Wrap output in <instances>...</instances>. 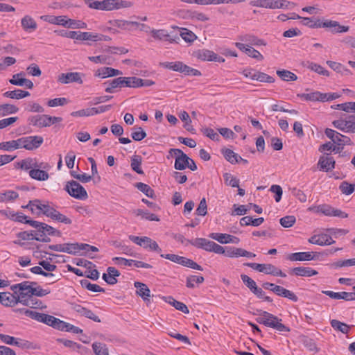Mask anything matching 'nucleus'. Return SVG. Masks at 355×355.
<instances>
[{
  "label": "nucleus",
  "instance_id": "41",
  "mask_svg": "<svg viewBox=\"0 0 355 355\" xmlns=\"http://www.w3.org/2000/svg\"><path fill=\"white\" fill-rule=\"evenodd\" d=\"M245 0H198V5H218L220 3H238L244 2Z\"/></svg>",
  "mask_w": 355,
  "mask_h": 355
},
{
  "label": "nucleus",
  "instance_id": "56",
  "mask_svg": "<svg viewBox=\"0 0 355 355\" xmlns=\"http://www.w3.org/2000/svg\"><path fill=\"white\" fill-rule=\"evenodd\" d=\"M205 281L202 276L190 275L187 277L186 286L189 288L195 287L194 283L202 284Z\"/></svg>",
  "mask_w": 355,
  "mask_h": 355
},
{
  "label": "nucleus",
  "instance_id": "59",
  "mask_svg": "<svg viewBox=\"0 0 355 355\" xmlns=\"http://www.w3.org/2000/svg\"><path fill=\"white\" fill-rule=\"evenodd\" d=\"M92 348L96 355H109L108 349L105 344L94 343Z\"/></svg>",
  "mask_w": 355,
  "mask_h": 355
},
{
  "label": "nucleus",
  "instance_id": "58",
  "mask_svg": "<svg viewBox=\"0 0 355 355\" xmlns=\"http://www.w3.org/2000/svg\"><path fill=\"white\" fill-rule=\"evenodd\" d=\"M339 189L343 194L350 195L355 190V184H350L347 181H343L340 183L339 186Z\"/></svg>",
  "mask_w": 355,
  "mask_h": 355
},
{
  "label": "nucleus",
  "instance_id": "37",
  "mask_svg": "<svg viewBox=\"0 0 355 355\" xmlns=\"http://www.w3.org/2000/svg\"><path fill=\"white\" fill-rule=\"evenodd\" d=\"M3 96L12 99H21L30 96V93L27 91L21 89H15L14 91H8L3 94Z\"/></svg>",
  "mask_w": 355,
  "mask_h": 355
},
{
  "label": "nucleus",
  "instance_id": "44",
  "mask_svg": "<svg viewBox=\"0 0 355 355\" xmlns=\"http://www.w3.org/2000/svg\"><path fill=\"white\" fill-rule=\"evenodd\" d=\"M240 39L242 41L249 42L252 45H255V46H261V45L266 46V43L264 42V40L259 39L253 35H245L243 37H241Z\"/></svg>",
  "mask_w": 355,
  "mask_h": 355
},
{
  "label": "nucleus",
  "instance_id": "18",
  "mask_svg": "<svg viewBox=\"0 0 355 355\" xmlns=\"http://www.w3.org/2000/svg\"><path fill=\"white\" fill-rule=\"evenodd\" d=\"M44 139L41 136L25 137V149L33 150L38 148L43 143Z\"/></svg>",
  "mask_w": 355,
  "mask_h": 355
},
{
  "label": "nucleus",
  "instance_id": "40",
  "mask_svg": "<svg viewBox=\"0 0 355 355\" xmlns=\"http://www.w3.org/2000/svg\"><path fill=\"white\" fill-rule=\"evenodd\" d=\"M351 120H347V119H340L338 120H336L333 121L334 126L339 129L343 132H349V128L352 125H350Z\"/></svg>",
  "mask_w": 355,
  "mask_h": 355
},
{
  "label": "nucleus",
  "instance_id": "45",
  "mask_svg": "<svg viewBox=\"0 0 355 355\" xmlns=\"http://www.w3.org/2000/svg\"><path fill=\"white\" fill-rule=\"evenodd\" d=\"M19 108L11 104H2L0 105V116H6L11 114H15Z\"/></svg>",
  "mask_w": 355,
  "mask_h": 355
},
{
  "label": "nucleus",
  "instance_id": "54",
  "mask_svg": "<svg viewBox=\"0 0 355 355\" xmlns=\"http://www.w3.org/2000/svg\"><path fill=\"white\" fill-rule=\"evenodd\" d=\"M52 220H57L60 223H62L64 224L69 225L71 224L72 220L64 216V214H61L58 211H57L55 209L53 211V214H51L50 217Z\"/></svg>",
  "mask_w": 355,
  "mask_h": 355
},
{
  "label": "nucleus",
  "instance_id": "20",
  "mask_svg": "<svg viewBox=\"0 0 355 355\" xmlns=\"http://www.w3.org/2000/svg\"><path fill=\"white\" fill-rule=\"evenodd\" d=\"M17 168L24 171H31L34 168H45L43 163L38 164L35 159L27 158L17 163Z\"/></svg>",
  "mask_w": 355,
  "mask_h": 355
},
{
  "label": "nucleus",
  "instance_id": "5",
  "mask_svg": "<svg viewBox=\"0 0 355 355\" xmlns=\"http://www.w3.org/2000/svg\"><path fill=\"white\" fill-rule=\"evenodd\" d=\"M64 189L73 198L85 200L88 198L85 189L75 180L67 182Z\"/></svg>",
  "mask_w": 355,
  "mask_h": 355
},
{
  "label": "nucleus",
  "instance_id": "24",
  "mask_svg": "<svg viewBox=\"0 0 355 355\" xmlns=\"http://www.w3.org/2000/svg\"><path fill=\"white\" fill-rule=\"evenodd\" d=\"M290 273L301 277H311L318 275V272L309 267H296L291 270Z\"/></svg>",
  "mask_w": 355,
  "mask_h": 355
},
{
  "label": "nucleus",
  "instance_id": "13",
  "mask_svg": "<svg viewBox=\"0 0 355 355\" xmlns=\"http://www.w3.org/2000/svg\"><path fill=\"white\" fill-rule=\"evenodd\" d=\"M25 75L24 72H20L12 76V78L9 80V83L14 85L25 86L28 89L33 87V83L31 80L23 78Z\"/></svg>",
  "mask_w": 355,
  "mask_h": 355
},
{
  "label": "nucleus",
  "instance_id": "64",
  "mask_svg": "<svg viewBox=\"0 0 355 355\" xmlns=\"http://www.w3.org/2000/svg\"><path fill=\"white\" fill-rule=\"evenodd\" d=\"M295 217L294 216H286L282 217L279 220V223L281 225L285 228H288L292 227L295 223Z\"/></svg>",
  "mask_w": 355,
  "mask_h": 355
},
{
  "label": "nucleus",
  "instance_id": "48",
  "mask_svg": "<svg viewBox=\"0 0 355 355\" xmlns=\"http://www.w3.org/2000/svg\"><path fill=\"white\" fill-rule=\"evenodd\" d=\"M80 283L83 288H87L92 292H105L104 288L97 284H92L87 279L80 280Z\"/></svg>",
  "mask_w": 355,
  "mask_h": 355
},
{
  "label": "nucleus",
  "instance_id": "26",
  "mask_svg": "<svg viewBox=\"0 0 355 355\" xmlns=\"http://www.w3.org/2000/svg\"><path fill=\"white\" fill-rule=\"evenodd\" d=\"M179 159V164H180V166L174 167L176 170L182 171L184 170L186 168H189L193 171L197 170V166L195 162L189 157L186 154L182 155V158Z\"/></svg>",
  "mask_w": 355,
  "mask_h": 355
},
{
  "label": "nucleus",
  "instance_id": "8",
  "mask_svg": "<svg viewBox=\"0 0 355 355\" xmlns=\"http://www.w3.org/2000/svg\"><path fill=\"white\" fill-rule=\"evenodd\" d=\"M11 289L14 291L18 290L19 295L17 298L19 302L21 297H24L23 299H27L33 296V287L29 284L28 281H25L21 283L12 285L11 286Z\"/></svg>",
  "mask_w": 355,
  "mask_h": 355
},
{
  "label": "nucleus",
  "instance_id": "47",
  "mask_svg": "<svg viewBox=\"0 0 355 355\" xmlns=\"http://www.w3.org/2000/svg\"><path fill=\"white\" fill-rule=\"evenodd\" d=\"M319 18L316 17H304L301 19V24L311 28H319Z\"/></svg>",
  "mask_w": 355,
  "mask_h": 355
},
{
  "label": "nucleus",
  "instance_id": "23",
  "mask_svg": "<svg viewBox=\"0 0 355 355\" xmlns=\"http://www.w3.org/2000/svg\"><path fill=\"white\" fill-rule=\"evenodd\" d=\"M134 286L137 288V294L146 302H150V291L147 285L139 282H135Z\"/></svg>",
  "mask_w": 355,
  "mask_h": 355
},
{
  "label": "nucleus",
  "instance_id": "21",
  "mask_svg": "<svg viewBox=\"0 0 355 355\" xmlns=\"http://www.w3.org/2000/svg\"><path fill=\"white\" fill-rule=\"evenodd\" d=\"M0 303L5 306H13L19 303L18 298L9 292L0 293Z\"/></svg>",
  "mask_w": 355,
  "mask_h": 355
},
{
  "label": "nucleus",
  "instance_id": "19",
  "mask_svg": "<svg viewBox=\"0 0 355 355\" xmlns=\"http://www.w3.org/2000/svg\"><path fill=\"white\" fill-rule=\"evenodd\" d=\"M122 71L118 69L104 67L97 69L94 73V76L96 77H100L101 78H105L108 77H113L122 75Z\"/></svg>",
  "mask_w": 355,
  "mask_h": 355
},
{
  "label": "nucleus",
  "instance_id": "14",
  "mask_svg": "<svg viewBox=\"0 0 355 355\" xmlns=\"http://www.w3.org/2000/svg\"><path fill=\"white\" fill-rule=\"evenodd\" d=\"M72 309L81 316H84L96 322H101L100 318L96 315L92 311L83 307L80 304H72Z\"/></svg>",
  "mask_w": 355,
  "mask_h": 355
},
{
  "label": "nucleus",
  "instance_id": "52",
  "mask_svg": "<svg viewBox=\"0 0 355 355\" xmlns=\"http://www.w3.org/2000/svg\"><path fill=\"white\" fill-rule=\"evenodd\" d=\"M30 270L34 274L41 275L44 277H53V279L52 282H56L60 279V275H56L52 272H45L40 266H34L31 268Z\"/></svg>",
  "mask_w": 355,
  "mask_h": 355
},
{
  "label": "nucleus",
  "instance_id": "6",
  "mask_svg": "<svg viewBox=\"0 0 355 355\" xmlns=\"http://www.w3.org/2000/svg\"><path fill=\"white\" fill-rule=\"evenodd\" d=\"M160 257L162 258H165L166 259H168L173 262L177 263L178 264H180L183 266L188 267L192 269H195L197 270H203V268L201 266L196 263L192 259L179 256L178 254H161Z\"/></svg>",
  "mask_w": 355,
  "mask_h": 355
},
{
  "label": "nucleus",
  "instance_id": "63",
  "mask_svg": "<svg viewBox=\"0 0 355 355\" xmlns=\"http://www.w3.org/2000/svg\"><path fill=\"white\" fill-rule=\"evenodd\" d=\"M178 36L182 37L185 42H191L196 39V35L191 31L186 28L183 29V31L180 32Z\"/></svg>",
  "mask_w": 355,
  "mask_h": 355
},
{
  "label": "nucleus",
  "instance_id": "17",
  "mask_svg": "<svg viewBox=\"0 0 355 355\" xmlns=\"http://www.w3.org/2000/svg\"><path fill=\"white\" fill-rule=\"evenodd\" d=\"M226 256L228 257H255L256 254L243 248L229 247L227 248Z\"/></svg>",
  "mask_w": 355,
  "mask_h": 355
},
{
  "label": "nucleus",
  "instance_id": "51",
  "mask_svg": "<svg viewBox=\"0 0 355 355\" xmlns=\"http://www.w3.org/2000/svg\"><path fill=\"white\" fill-rule=\"evenodd\" d=\"M250 4L255 7L274 9V0H254Z\"/></svg>",
  "mask_w": 355,
  "mask_h": 355
},
{
  "label": "nucleus",
  "instance_id": "61",
  "mask_svg": "<svg viewBox=\"0 0 355 355\" xmlns=\"http://www.w3.org/2000/svg\"><path fill=\"white\" fill-rule=\"evenodd\" d=\"M225 183L232 187H239V180L234 177L232 174L225 173L223 175Z\"/></svg>",
  "mask_w": 355,
  "mask_h": 355
},
{
  "label": "nucleus",
  "instance_id": "50",
  "mask_svg": "<svg viewBox=\"0 0 355 355\" xmlns=\"http://www.w3.org/2000/svg\"><path fill=\"white\" fill-rule=\"evenodd\" d=\"M134 213L137 216H141L142 218L150 220V221H159V218H158L157 216H156L154 214H150L148 211L138 209H136L134 211Z\"/></svg>",
  "mask_w": 355,
  "mask_h": 355
},
{
  "label": "nucleus",
  "instance_id": "15",
  "mask_svg": "<svg viewBox=\"0 0 355 355\" xmlns=\"http://www.w3.org/2000/svg\"><path fill=\"white\" fill-rule=\"evenodd\" d=\"M209 237L220 243H239L240 241L238 237L227 234L211 233L209 234Z\"/></svg>",
  "mask_w": 355,
  "mask_h": 355
},
{
  "label": "nucleus",
  "instance_id": "27",
  "mask_svg": "<svg viewBox=\"0 0 355 355\" xmlns=\"http://www.w3.org/2000/svg\"><path fill=\"white\" fill-rule=\"evenodd\" d=\"M24 297L20 298V303L24 306H28L32 309H45L46 307V305H43V303L41 300L37 299L34 296L31 297H28L27 299H23Z\"/></svg>",
  "mask_w": 355,
  "mask_h": 355
},
{
  "label": "nucleus",
  "instance_id": "39",
  "mask_svg": "<svg viewBox=\"0 0 355 355\" xmlns=\"http://www.w3.org/2000/svg\"><path fill=\"white\" fill-rule=\"evenodd\" d=\"M111 23L114 26L128 31H132V25H137V21H131L121 19H115Z\"/></svg>",
  "mask_w": 355,
  "mask_h": 355
},
{
  "label": "nucleus",
  "instance_id": "62",
  "mask_svg": "<svg viewBox=\"0 0 355 355\" xmlns=\"http://www.w3.org/2000/svg\"><path fill=\"white\" fill-rule=\"evenodd\" d=\"M198 58L202 60L211 61L214 56V52L207 49L199 50L197 52Z\"/></svg>",
  "mask_w": 355,
  "mask_h": 355
},
{
  "label": "nucleus",
  "instance_id": "10",
  "mask_svg": "<svg viewBox=\"0 0 355 355\" xmlns=\"http://www.w3.org/2000/svg\"><path fill=\"white\" fill-rule=\"evenodd\" d=\"M151 34L156 40L168 41L170 43H179L180 41V37L178 34L168 33L164 29L153 30Z\"/></svg>",
  "mask_w": 355,
  "mask_h": 355
},
{
  "label": "nucleus",
  "instance_id": "4",
  "mask_svg": "<svg viewBox=\"0 0 355 355\" xmlns=\"http://www.w3.org/2000/svg\"><path fill=\"white\" fill-rule=\"evenodd\" d=\"M62 121L61 117L51 116L46 114L35 115L28 118L29 123L38 128L49 127Z\"/></svg>",
  "mask_w": 355,
  "mask_h": 355
},
{
  "label": "nucleus",
  "instance_id": "22",
  "mask_svg": "<svg viewBox=\"0 0 355 355\" xmlns=\"http://www.w3.org/2000/svg\"><path fill=\"white\" fill-rule=\"evenodd\" d=\"M107 273L103 274V279L108 284L114 285L117 283L116 277L120 275L119 271L114 267H108Z\"/></svg>",
  "mask_w": 355,
  "mask_h": 355
},
{
  "label": "nucleus",
  "instance_id": "60",
  "mask_svg": "<svg viewBox=\"0 0 355 355\" xmlns=\"http://www.w3.org/2000/svg\"><path fill=\"white\" fill-rule=\"evenodd\" d=\"M333 210L334 207L326 204L320 205L315 207V211L317 213H321L327 216H332Z\"/></svg>",
  "mask_w": 355,
  "mask_h": 355
},
{
  "label": "nucleus",
  "instance_id": "25",
  "mask_svg": "<svg viewBox=\"0 0 355 355\" xmlns=\"http://www.w3.org/2000/svg\"><path fill=\"white\" fill-rule=\"evenodd\" d=\"M288 259L291 261H302L314 260L315 257L313 252H300L291 254Z\"/></svg>",
  "mask_w": 355,
  "mask_h": 355
},
{
  "label": "nucleus",
  "instance_id": "46",
  "mask_svg": "<svg viewBox=\"0 0 355 355\" xmlns=\"http://www.w3.org/2000/svg\"><path fill=\"white\" fill-rule=\"evenodd\" d=\"M222 153L225 158L231 164H234L236 163H239V155L235 153L232 150L229 148L223 149Z\"/></svg>",
  "mask_w": 355,
  "mask_h": 355
},
{
  "label": "nucleus",
  "instance_id": "7",
  "mask_svg": "<svg viewBox=\"0 0 355 355\" xmlns=\"http://www.w3.org/2000/svg\"><path fill=\"white\" fill-rule=\"evenodd\" d=\"M324 132L326 136L338 146H343L345 145L353 144L349 137L343 135L332 129L327 128Z\"/></svg>",
  "mask_w": 355,
  "mask_h": 355
},
{
  "label": "nucleus",
  "instance_id": "28",
  "mask_svg": "<svg viewBox=\"0 0 355 355\" xmlns=\"http://www.w3.org/2000/svg\"><path fill=\"white\" fill-rule=\"evenodd\" d=\"M22 28L26 32H33L37 28V24L35 19L30 15H25L21 19Z\"/></svg>",
  "mask_w": 355,
  "mask_h": 355
},
{
  "label": "nucleus",
  "instance_id": "34",
  "mask_svg": "<svg viewBox=\"0 0 355 355\" xmlns=\"http://www.w3.org/2000/svg\"><path fill=\"white\" fill-rule=\"evenodd\" d=\"M331 327L338 331H340L344 334H347L351 329V326L346 323L342 322L338 320H331L330 321Z\"/></svg>",
  "mask_w": 355,
  "mask_h": 355
},
{
  "label": "nucleus",
  "instance_id": "49",
  "mask_svg": "<svg viewBox=\"0 0 355 355\" xmlns=\"http://www.w3.org/2000/svg\"><path fill=\"white\" fill-rule=\"evenodd\" d=\"M142 158L139 155H134L131 157V168L138 174H144V171L141 168Z\"/></svg>",
  "mask_w": 355,
  "mask_h": 355
},
{
  "label": "nucleus",
  "instance_id": "29",
  "mask_svg": "<svg viewBox=\"0 0 355 355\" xmlns=\"http://www.w3.org/2000/svg\"><path fill=\"white\" fill-rule=\"evenodd\" d=\"M277 295L288 298L293 302L298 300L297 296L292 291L277 285L274 292Z\"/></svg>",
  "mask_w": 355,
  "mask_h": 355
},
{
  "label": "nucleus",
  "instance_id": "55",
  "mask_svg": "<svg viewBox=\"0 0 355 355\" xmlns=\"http://www.w3.org/2000/svg\"><path fill=\"white\" fill-rule=\"evenodd\" d=\"M132 130L134 131L132 132L131 137L135 141H141L146 137V132L141 127L135 126Z\"/></svg>",
  "mask_w": 355,
  "mask_h": 355
},
{
  "label": "nucleus",
  "instance_id": "33",
  "mask_svg": "<svg viewBox=\"0 0 355 355\" xmlns=\"http://www.w3.org/2000/svg\"><path fill=\"white\" fill-rule=\"evenodd\" d=\"M77 40H92V41H102L103 36L98 35L92 32H80L78 31Z\"/></svg>",
  "mask_w": 355,
  "mask_h": 355
},
{
  "label": "nucleus",
  "instance_id": "11",
  "mask_svg": "<svg viewBox=\"0 0 355 355\" xmlns=\"http://www.w3.org/2000/svg\"><path fill=\"white\" fill-rule=\"evenodd\" d=\"M25 222H26V224H28L31 226H32L33 227L40 228V230H42L41 232H44L46 234L52 235V236H53V235L60 236V231L55 230L54 227H53L46 223L36 221V220H26Z\"/></svg>",
  "mask_w": 355,
  "mask_h": 355
},
{
  "label": "nucleus",
  "instance_id": "32",
  "mask_svg": "<svg viewBox=\"0 0 355 355\" xmlns=\"http://www.w3.org/2000/svg\"><path fill=\"white\" fill-rule=\"evenodd\" d=\"M163 299L165 300V302H168V304L174 306L177 310L180 311L184 313H189V309L185 304L177 301L173 297H163Z\"/></svg>",
  "mask_w": 355,
  "mask_h": 355
},
{
  "label": "nucleus",
  "instance_id": "36",
  "mask_svg": "<svg viewBox=\"0 0 355 355\" xmlns=\"http://www.w3.org/2000/svg\"><path fill=\"white\" fill-rule=\"evenodd\" d=\"M64 27L69 28H85L87 24L82 21L69 19L65 16Z\"/></svg>",
  "mask_w": 355,
  "mask_h": 355
},
{
  "label": "nucleus",
  "instance_id": "1",
  "mask_svg": "<svg viewBox=\"0 0 355 355\" xmlns=\"http://www.w3.org/2000/svg\"><path fill=\"white\" fill-rule=\"evenodd\" d=\"M260 316L257 318V322L266 327L277 329L279 331H289L288 327L281 323V319L265 311L259 310Z\"/></svg>",
  "mask_w": 355,
  "mask_h": 355
},
{
  "label": "nucleus",
  "instance_id": "43",
  "mask_svg": "<svg viewBox=\"0 0 355 355\" xmlns=\"http://www.w3.org/2000/svg\"><path fill=\"white\" fill-rule=\"evenodd\" d=\"M276 73L284 81H295L297 79L294 73L286 69L277 70Z\"/></svg>",
  "mask_w": 355,
  "mask_h": 355
},
{
  "label": "nucleus",
  "instance_id": "53",
  "mask_svg": "<svg viewBox=\"0 0 355 355\" xmlns=\"http://www.w3.org/2000/svg\"><path fill=\"white\" fill-rule=\"evenodd\" d=\"M80 250H82L80 243H64V252L76 255L78 254Z\"/></svg>",
  "mask_w": 355,
  "mask_h": 355
},
{
  "label": "nucleus",
  "instance_id": "3",
  "mask_svg": "<svg viewBox=\"0 0 355 355\" xmlns=\"http://www.w3.org/2000/svg\"><path fill=\"white\" fill-rule=\"evenodd\" d=\"M160 65L166 69L183 73L184 75H191L194 76H199L201 75L200 71L193 69L180 61L162 62L160 63Z\"/></svg>",
  "mask_w": 355,
  "mask_h": 355
},
{
  "label": "nucleus",
  "instance_id": "30",
  "mask_svg": "<svg viewBox=\"0 0 355 355\" xmlns=\"http://www.w3.org/2000/svg\"><path fill=\"white\" fill-rule=\"evenodd\" d=\"M40 168H34L29 171L28 174L30 177L38 181H45L48 180L49 178V173Z\"/></svg>",
  "mask_w": 355,
  "mask_h": 355
},
{
  "label": "nucleus",
  "instance_id": "9",
  "mask_svg": "<svg viewBox=\"0 0 355 355\" xmlns=\"http://www.w3.org/2000/svg\"><path fill=\"white\" fill-rule=\"evenodd\" d=\"M319 28H329L332 33H345L349 29V26H342L338 21L330 19H320Z\"/></svg>",
  "mask_w": 355,
  "mask_h": 355
},
{
  "label": "nucleus",
  "instance_id": "12",
  "mask_svg": "<svg viewBox=\"0 0 355 355\" xmlns=\"http://www.w3.org/2000/svg\"><path fill=\"white\" fill-rule=\"evenodd\" d=\"M58 81L62 84H69L71 83H83L80 74L78 72L62 73L58 76Z\"/></svg>",
  "mask_w": 355,
  "mask_h": 355
},
{
  "label": "nucleus",
  "instance_id": "16",
  "mask_svg": "<svg viewBox=\"0 0 355 355\" xmlns=\"http://www.w3.org/2000/svg\"><path fill=\"white\" fill-rule=\"evenodd\" d=\"M318 166L320 171L328 172L335 168V160L333 157L329 155L321 156L319 159Z\"/></svg>",
  "mask_w": 355,
  "mask_h": 355
},
{
  "label": "nucleus",
  "instance_id": "2",
  "mask_svg": "<svg viewBox=\"0 0 355 355\" xmlns=\"http://www.w3.org/2000/svg\"><path fill=\"white\" fill-rule=\"evenodd\" d=\"M104 85H107L105 89L107 93H114L117 88L123 87L135 88V76L119 77L104 83Z\"/></svg>",
  "mask_w": 355,
  "mask_h": 355
},
{
  "label": "nucleus",
  "instance_id": "57",
  "mask_svg": "<svg viewBox=\"0 0 355 355\" xmlns=\"http://www.w3.org/2000/svg\"><path fill=\"white\" fill-rule=\"evenodd\" d=\"M56 340L58 343H62L65 347H69L75 351H79L83 348V346L81 345L70 340L58 338Z\"/></svg>",
  "mask_w": 355,
  "mask_h": 355
},
{
  "label": "nucleus",
  "instance_id": "35",
  "mask_svg": "<svg viewBox=\"0 0 355 355\" xmlns=\"http://www.w3.org/2000/svg\"><path fill=\"white\" fill-rule=\"evenodd\" d=\"M65 15L54 16V15H42L40 19L44 21H47L51 24L61 25L64 26Z\"/></svg>",
  "mask_w": 355,
  "mask_h": 355
},
{
  "label": "nucleus",
  "instance_id": "42",
  "mask_svg": "<svg viewBox=\"0 0 355 355\" xmlns=\"http://www.w3.org/2000/svg\"><path fill=\"white\" fill-rule=\"evenodd\" d=\"M135 187L144 193L147 197L154 198L155 197V191L150 186L143 182H137L135 184Z\"/></svg>",
  "mask_w": 355,
  "mask_h": 355
},
{
  "label": "nucleus",
  "instance_id": "31",
  "mask_svg": "<svg viewBox=\"0 0 355 355\" xmlns=\"http://www.w3.org/2000/svg\"><path fill=\"white\" fill-rule=\"evenodd\" d=\"M263 272L266 275H271L275 277H286V275L284 272H283L279 268L270 263H264Z\"/></svg>",
  "mask_w": 355,
  "mask_h": 355
},
{
  "label": "nucleus",
  "instance_id": "38",
  "mask_svg": "<svg viewBox=\"0 0 355 355\" xmlns=\"http://www.w3.org/2000/svg\"><path fill=\"white\" fill-rule=\"evenodd\" d=\"M42 205V201L38 199H35L33 200H30L28 204L26 206H23V208L28 209L32 214H35L37 216L41 215L40 206Z\"/></svg>",
  "mask_w": 355,
  "mask_h": 355
}]
</instances>
